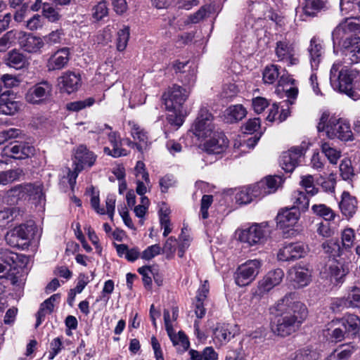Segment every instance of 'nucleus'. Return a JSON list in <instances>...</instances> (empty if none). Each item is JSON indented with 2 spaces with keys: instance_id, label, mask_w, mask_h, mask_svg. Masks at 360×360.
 <instances>
[{
  "instance_id": "1",
  "label": "nucleus",
  "mask_w": 360,
  "mask_h": 360,
  "mask_svg": "<svg viewBox=\"0 0 360 360\" xmlns=\"http://www.w3.org/2000/svg\"><path fill=\"white\" fill-rule=\"evenodd\" d=\"M291 293L286 295L278 304L276 315L272 330L278 335L285 337L297 330L308 316L304 304L292 302Z\"/></svg>"
},
{
  "instance_id": "2",
  "label": "nucleus",
  "mask_w": 360,
  "mask_h": 360,
  "mask_svg": "<svg viewBox=\"0 0 360 360\" xmlns=\"http://www.w3.org/2000/svg\"><path fill=\"white\" fill-rule=\"evenodd\" d=\"M319 132L325 131L326 136L331 139H338L342 141L353 140V133L349 121L338 117L327 111L323 112L317 124Z\"/></svg>"
},
{
  "instance_id": "3",
  "label": "nucleus",
  "mask_w": 360,
  "mask_h": 360,
  "mask_svg": "<svg viewBox=\"0 0 360 360\" xmlns=\"http://www.w3.org/2000/svg\"><path fill=\"white\" fill-rule=\"evenodd\" d=\"M326 330L331 342H339L354 338L360 330V318L353 314H345L341 319L331 321Z\"/></svg>"
},
{
  "instance_id": "4",
  "label": "nucleus",
  "mask_w": 360,
  "mask_h": 360,
  "mask_svg": "<svg viewBox=\"0 0 360 360\" xmlns=\"http://www.w3.org/2000/svg\"><path fill=\"white\" fill-rule=\"evenodd\" d=\"M357 72L346 66H342L340 62L335 63L330 72V82L332 87L341 93H344L353 100L360 98L354 96V88L359 81Z\"/></svg>"
},
{
  "instance_id": "5",
  "label": "nucleus",
  "mask_w": 360,
  "mask_h": 360,
  "mask_svg": "<svg viewBox=\"0 0 360 360\" xmlns=\"http://www.w3.org/2000/svg\"><path fill=\"white\" fill-rule=\"evenodd\" d=\"M35 230L36 226L33 222L22 224L6 233V241L11 247L26 249L30 245Z\"/></svg>"
},
{
  "instance_id": "6",
  "label": "nucleus",
  "mask_w": 360,
  "mask_h": 360,
  "mask_svg": "<svg viewBox=\"0 0 360 360\" xmlns=\"http://www.w3.org/2000/svg\"><path fill=\"white\" fill-rule=\"evenodd\" d=\"M189 87L178 84L169 86L162 95V100L167 110L179 111L190 94Z\"/></svg>"
},
{
  "instance_id": "7",
  "label": "nucleus",
  "mask_w": 360,
  "mask_h": 360,
  "mask_svg": "<svg viewBox=\"0 0 360 360\" xmlns=\"http://www.w3.org/2000/svg\"><path fill=\"white\" fill-rule=\"evenodd\" d=\"M267 226V222L254 224L240 231L239 240L250 246L263 244L266 241L270 233Z\"/></svg>"
},
{
  "instance_id": "8",
  "label": "nucleus",
  "mask_w": 360,
  "mask_h": 360,
  "mask_svg": "<svg viewBox=\"0 0 360 360\" xmlns=\"http://www.w3.org/2000/svg\"><path fill=\"white\" fill-rule=\"evenodd\" d=\"M260 267V260H248L237 269L235 274L236 283L240 287L249 285L255 279L259 272Z\"/></svg>"
},
{
  "instance_id": "9",
  "label": "nucleus",
  "mask_w": 360,
  "mask_h": 360,
  "mask_svg": "<svg viewBox=\"0 0 360 360\" xmlns=\"http://www.w3.org/2000/svg\"><path fill=\"white\" fill-rule=\"evenodd\" d=\"M53 86L48 81H42L31 86L26 92L25 101L34 105L46 103L52 94Z\"/></svg>"
},
{
  "instance_id": "10",
  "label": "nucleus",
  "mask_w": 360,
  "mask_h": 360,
  "mask_svg": "<svg viewBox=\"0 0 360 360\" xmlns=\"http://www.w3.org/2000/svg\"><path fill=\"white\" fill-rule=\"evenodd\" d=\"M309 247L302 242L289 243L281 247L277 252V258L281 262H294L304 257Z\"/></svg>"
},
{
  "instance_id": "11",
  "label": "nucleus",
  "mask_w": 360,
  "mask_h": 360,
  "mask_svg": "<svg viewBox=\"0 0 360 360\" xmlns=\"http://www.w3.org/2000/svg\"><path fill=\"white\" fill-rule=\"evenodd\" d=\"M212 121L213 116L208 109L201 108L193 124V131L195 136L199 139L211 136L212 133L215 131Z\"/></svg>"
},
{
  "instance_id": "12",
  "label": "nucleus",
  "mask_w": 360,
  "mask_h": 360,
  "mask_svg": "<svg viewBox=\"0 0 360 360\" xmlns=\"http://www.w3.org/2000/svg\"><path fill=\"white\" fill-rule=\"evenodd\" d=\"M309 143L302 141L298 146L292 147L289 150L283 153L280 165L286 172H292L298 165L299 159L309 148Z\"/></svg>"
},
{
  "instance_id": "13",
  "label": "nucleus",
  "mask_w": 360,
  "mask_h": 360,
  "mask_svg": "<svg viewBox=\"0 0 360 360\" xmlns=\"http://www.w3.org/2000/svg\"><path fill=\"white\" fill-rule=\"evenodd\" d=\"M349 265L348 262L330 260L324 267V274L333 285H338L345 281V278L349 271Z\"/></svg>"
},
{
  "instance_id": "14",
  "label": "nucleus",
  "mask_w": 360,
  "mask_h": 360,
  "mask_svg": "<svg viewBox=\"0 0 360 360\" xmlns=\"http://www.w3.org/2000/svg\"><path fill=\"white\" fill-rule=\"evenodd\" d=\"M41 193L39 186L29 183L19 184L11 188L6 192L8 202L15 204L19 200L25 199L27 197L39 195Z\"/></svg>"
},
{
  "instance_id": "15",
  "label": "nucleus",
  "mask_w": 360,
  "mask_h": 360,
  "mask_svg": "<svg viewBox=\"0 0 360 360\" xmlns=\"http://www.w3.org/2000/svg\"><path fill=\"white\" fill-rule=\"evenodd\" d=\"M275 53L278 60L285 62L288 65H297L299 63L294 44L289 41H277Z\"/></svg>"
},
{
  "instance_id": "16",
  "label": "nucleus",
  "mask_w": 360,
  "mask_h": 360,
  "mask_svg": "<svg viewBox=\"0 0 360 360\" xmlns=\"http://www.w3.org/2000/svg\"><path fill=\"white\" fill-rule=\"evenodd\" d=\"M4 153L14 159L22 160L34 154V148L28 143L15 141L6 146L3 150Z\"/></svg>"
},
{
  "instance_id": "17",
  "label": "nucleus",
  "mask_w": 360,
  "mask_h": 360,
  "mask_svg": "<svg viewBox=\"0 0 360 360\" xmlns=\"http://www.w3.org/2000/svg\"><path fill=\"white\" fill-rule=\"evenodd\" d=\"M70 59V49L64 47L52 54L47 60L46 68L49 72L60 70L65 68Z\"/></svg>"
},
{
  "instance_id": "18",
  "label": "nucleus",
  "mask_w": 360,
  "mask_h": 360,
  "mask_svg": "<svg viewBox=\"0 0 360 360\" xmlns=\"http://www.w3.org/2000/svg\"><path fill=\"white\" fill-rule=\"evenodd\" d=\"M211 138L204 143V148L209 154H220L225 151L229 140L221 131H214Z\"/></svg>"
},
{
  "instance_id": "19",
  "label": "nucleus",
  "mask_w": 360,
  "mask_h": 360,
  "mask_svg": "<svg viewBox=\"0 0 360 360\" xmlns=\"http://www.w3.org/2000/svg\"><path fill=\"white\" fill-rule=\"evenodd\" d=\"M289 276L296 288H304L311 282V270L306 266L296 265L289 271Z\"/></svg>"
},
{
  "instance_id": "20",
  "label": "nucleus",
  "mask_w": 360,
  "mask_h": 360,
  "mask_svg": "<svg viewBox=\"0 0 360 360\" xmlns=\"http://www.w3.org/2000/svg\"><path fill=\"white\" fill-rule=\"evenodd\" d=\"M74 164L78 170H82L85 167H91L94 165L96 155L84 145L79 146L74 153Z\"/></svg>"
},
{
  "instance_id": "21",
  "label": "nucleus",
  "mask_w": 360,
  "mask_h": 360,
  "mask_svg": "<svg viewBox=\"0 0 360 360\" xmlns=\"http://www.w3.org/2000/svg\"><path fill=\"white\" fill-rule=\"evenodd\" d=\"M81 84L80 75L74 72L67 71L58 77V85L60 89L69 94L77 91Z\"/></svg>"
},
{
  "instance_id": "22",
  "label": "nucleus",
  "mask_w": 360,
  "mask_h": 360,
  "mask_svg": "<svg viewBox=\"0 0 360 360\" xmlns=\"http://www.w3.org/2000/svg\"><path fill=\"white\" fill-rule=\"evenodd\" d=\"M163 316L167 335L169 337L173 345H181L184 349H187L189 347V341L184 332L179 331L178 334H175V332L173 329V326L171 323L170 314L169 310L165 309L163 312Z\"/></svg>"
},
{
  "instance_id": "23",
  "label": "nucleus",
  "mask_w": 360,
  "mask_h": 360,
  "mask_svg": "<svg viewBox=\"0 0 360 360\" xmlns=\"http://www.w3.org/2000/svg\"><path fill=\"white\" fill-rule=\"evenodd\" d=\"M300 215L295 207L283 209L276 216L277 226L281 229L292 227L297 223Z\"/></svg>"
},
{
  "instance_id": "24",
  "label": "nucleus",
  "mask_w": 360,
  "mask_h": 360,
  "mask_svg": "<svg viewBox=\"0 0 360 360\" xmlns=\"http://www.w3.org/2000/svg\"><path fill=\"white\" fill-rule=\"evenodd\" d=\"M357 200L352 196L347 191H343L341 195V200L339 202V208L342 214L347 219L354 216L357 210Z\"/></svg>"
},
{
  "instance_id": "25",
  "label": "nucleus",
  "mask_w": 360,
  "mask_h": 360,
  "mask_svg": "<svg viewBox=\"0 0 360 360\" xmlns=\"http://www.w3.org/2000/svg\"><path fill=\"white\" fill-rule=\"evenodd\" d=\"M284 276L281 269H276L268 272L259 283V289L262 292H268L275 286L279 285Z\"/></svg>"
},
{
  "instance_id": "26",
  "label": "nucleus",
  "mask_w": 360,
  "mask_h": 360,
  "mask_svg": "<svg viewBox=\"0 0 360 360\" xmlns=\"http://www.w3.org/2000/svg\"><path fill=\"white\" fill-rule=\"evenodd\" d=\"M360 42V37L356 34H351L348 37H345L342 41V47L347 51L346 53L351 55L352 58H350L352 63H358L360 60V46L359 45Z\"/></svg>"
},
{
  "instance_id": "27",
  "label": "nucleus",
  "mask_w": 360,
  "mask_h": 360,
  "mask_svg": "<svg viewBox=\"0 0 360 360\" xmlns=\"http://www.w3.org/2000/svg\"><path fill=\"white\" fill-rule=\"evenodd\" d=\"M307 51L309 52L311 70H317L324 53L322 44L316 37H313L310 41Z\"/></svg>"
},
{
  "instance_id": "28",
  "label": "nucleus",
  "mask_w": 360,
  "mask_h": 360,
  "mask_svg": "<svg viewBox=\"0 0 360 360\" xmlns=\"http://www.w3.org/2000/svg\"><path fill=\"white\" fill-rule=\"evenodd\" d=\"M10 92V91H6L0 96V113L13 115L20 110L22 104L19 101L7 98Z\"/></svg>"
},
{
  "instance_id": "29",
  "label": "nucleus",
  "mask_w": 360,
  "mask_h": 360,
  "mask_svg": "<svg viewBox=\"0 0 360 360\" xmlns=\"http://www.w3.org/2000/svg\"><path fill=\"white\" fill-rule=\"evenodd\" d=\"M352 32H354L352 31V27L350 26L349 20H346L345 22L340 23L332 32L333 44H340L345 37L350 35Z\"/></svg>"
},
{
  "instance_id": "30",
  "label": "nucleus",
  "mask_w": 360,
  "mask_h": 360,
  "mask_svg": "<svg viewBox=\"0 0 360 360\" xmlns=\"http://www.w3.org/2000/svg\"><path fill=\"white\" fill-rule=\"evenodd\" d=\"M44 46L43 38L28 34L22 43V47L25 51L31 53L39 52Z\"/></svg>"
},
{
  "instance_id": "31",
  "label": "nucleus",
  "mask_w": 360,
  "mask_h": 360,
  "mask_svg": "<svg viewBox=\"0 0 360 360\" xmlns=\"http://www.w3.org/2000/svg\"><path fill=\"white\" fill-rule=\"evenodd\" d=\"M25 175L22 168L0 172V185L6 186L20 179Z\"/></svg>"
},
{
  "instance_id": "32",
  "label": "nucleus",
  "mask_w": 360,
  "mask_h": 360,
  "mask_svg": "<svg viewBox=\"0 0 360 360\" xmlns=\"http://www.w3.org/2000/svg\"><path fill=\"white\" fill-rule=\"evenodd\" d=\"M131 134L134 140H138L140 143H130L132 147H136L139 151L142 150L143 145H146L148 142L147 132L145 131L139 125L133 123L131 127Z\"/></svg>"
},
{
  "instance_id": "33",
  "label": "nucleus",
  "mask_w": 360,
  "mask_h": 360,
  "mask_svg": "<svg viewBox=\"0 0 360 360\" xmlns=\"http://www.w3.org/2000/svg\"><path fill=\"white\" fill-rule=\"evenodd\" d=\"M320 357L319 352L311 347H305L296 350L292 354V360H318Z\"/></svg>"
},
{
  "instance_id": "34",
  "label": "nucleus",
  "mask_w": 360,
  "mask_h": 360,
  "mask_svg": "<svg viewBox=\"0 0 360 360\" xmlns=\"http://www.w3.org/2000/svg\"><path fill=\"white\" fill-rule=\"evenodd\" d=\"M233 337L234 334L231 331L229 324L218 325L214 330V340L220 344L228 342Z\"/></svg>"
},
{
  "instance_id": "35",
  "label": "nucleus",
  "mask_w": 360,
  "mask_h": 360,
  "mask_svg": "<svg viewBox=\"0 0 360 360\" xmlns=\"http://www.w3.org/2000/svg\"><path fill=\"white\" fill-rule=\"evenodd\" d=\"M292 200L293 201V206L296 210L305 212L308 210L309 205V199L306 193L303 191H296L293 193Z\"/></svg>"
},
{
  "instance_id": "36",
  "label": "nucleus",
  "mask_w": 360,
  "mask_h": 360,
  "mask_svg": "<svg viewBox=\"0 0 360 360\" xmlns=\"http://www.w3.org/2000/svg\"><path fill=\"white\" fill-rule=\"evenodd\" d=\"M313 214L322 217L326 221H333L336 217L335 212L325 204H315L311 206Z\"/></svg>"
},
{
  "instance_id": "37",
  "label": "nucleus",
  "mask_w": 360,
  "mask_h": 360,
  "mask_svg": "<svg viewBox=\"0 0 360 360\" xmlns=\"http://www.w3.org/2000/svg\"><path fill=\"white\" fill-rule=\"evenodd\" d=\"M0 259L4 265L8 266V272L12 269H15L20 255L9 250H1L0 252Z\"/></svg>"
},
{
  "instance_id": "38",
  "label": "nucleus",
  "mask_w": 360,
  "mask_h": 360,
  "mask_svg": "<svg viewBox=\"0 0 360 360\" xmlns=\"http://www.w3.org/2000/svg\"><path fill=\"white\" fill-rule=\"evenodd\" d=\"M323 6L322 0H305L302 10L305 15L314 17Z\"/></svg>"
},
{
  "instance_id": "39",
  "label": "nucleus",
  "mask_w": 360,
  "mask_h": 360,
  "mask_svg": "<svg viewBox=\"0 0 360 360\" xmlns=\"http://www.w3.org/2000/svg\"><path fill=\"white\" fill-rule=\"evenodd\" d=\"M354 351V347L350 345H342L340 348L335 349L326 359V360H347Z\"/></svg>"
},
{
  "instance_id": "40",
  "label": "nucleus",
  "mask_w": 360,
  "mask_h": 360,
  "mask_svg": "<svg viewBox=\"0 0 360 360\" xmlns=\"http://www.w3.org/2000/svg\"><path fill=\"white\" fill-rule=\"evenodd\" d=\"M53 308L54 304L48 301L47 299L41 304L39 309L36 314V328L41 324L47 314H51L53 312Z\"/></svg>"
},
{
  "instance_id": "41",
  "label": "nucleus",
  "mask_w": 360,
  "mask_h": 360,
  "mask_svg": "<svg viewBox=\"0 0 360 360\" xmlns=\"http://www.w3.org/2000/svg\"><path fill=\"white\" fill-rule=\"evenodd\" d=\"M25 63V57L22 53L15 50L9 52L7 58V63L9 66L20 69L24 67Z\"/></svg>"
},
{
  "instance_id": "42",
  "label": "nucleus",
  "mask_w": 360,
  "mask_h": 360,
  "mask_svg": "<svg viewBox=\"0 0 360 360\" xmlns=\"http://www.w3.org/2000/svg\"><path fill=\"white\" fill-rule=\"evenodd\" d=\"M129 36L130 28L127 25H124L123 27L117 32V49L119 51H122L126 49Z\"/></svg>"
},
{
  "instance_id": "43",
  "label": "nucleus",
  "mask_w": 360,
  "mask_h": 360,
  "mask_svg": "<svg viewBox=\"0 0 360 360\" xmlns=\"http://www.w3.org/2000/svg\"><path fill=\"white\" fill-rule=\"evenodd\" d=\"M279 68L276 65H268L263 72V80L265 84H274L279 77Z\"/></svg>"
},
{
  "instance_id": "44",
  "label": "nucleus",
  "mask_w": 360,
  "mask_h": 360,
  "mask_svg": "<svg viewBox=\"0 0 360 360\" xmlns=\"http://www.w3.org/2000/svg\"><path fill=\"white\" fill-rule=\"evenodd\" d=\"M321 150L331 164H336L340 158V151L333 148L328 142L321 143Z\"/></svg>"
},
{
  "instance_id": "45",
  "label": "nucleus",
  "mask_w": 360,
  "mask_h": 360,
  "mask_svg": "<svg viewBox=\"0 0 360 360\" xmlns=\"http://www.w3.org/2000/svg\"><path fill=\"white\" fill-rule=\"evenodd\" d=\"M324 252L330 257H339L341 254V248L339 242L336 240H329L322 244Z\"/></svg>"
},
{
  "instance_id": "46",
  "label": "nucleus",
  "mask_w": 360,
  "mask_h": 360,
  "mask_svg": "<svg viewBox=\"0 0 360 360\" xmlns=\"http://www.w3.org/2000/svg\"><path fill=\"white\" fill-rule=\"evenodd\" d=\"M95 102L94 98L90 97L83 101H77L66 104V109L69 111L78 112L86 107L91 106Z\"/></svg>"
},
{
  "instance_id": "47",
  "label": "nucleus",
  "mask_w": 360,
  "mask_h": 360,
  "mask_svg": "<svg viewBox=\"0 0 360 360\" xmlns=\"http://www.w3.org/2000/svg\"><path fill=\"white\" fill-rule=\"evenodd\" d=\"M301 179L300 184L307 194L314 196L318 193L319 189L314 186V180L312 175L302 176Z\"/></svg>"
},
{
  "instance_id": "48",
  "label": "nucleus",
  "mask_w": 360,
  "mask_h": 360,
  "mask_svg": "<svg viewBox=\"0 0 360 360\" xmlns=\"http://www.w3.org/2000/svg\"><path fill=\"white\" fill-rule=\"evenodd\" d=\"M247 111L242 105H236L229 108L228 115L231 122H238L244 118Z\"/></svg>"
},
{
  "instance_id": "49",
  "label": "nucleus",
  "mask_w": 360,
  "mask_h": 360,
  "mask_svg": "<svg viewBox=\"0 0 360 360\" xmlns=\"http://www.w3.org/2000/svg\"><path fill=\"white\" fill-rule=\"evenodd\" d=\"M108 14V8L107 2L104 0L99 1L92 9L93 18L98 21L102 20L104 17Z\"/></svg>"
},
{
  "instance_id": "50",
  "label": "nucleus",
  "mask_w": 360,
  "mask_h": 360,
  "mask_svg": "<svg viewBox=\"0 0 360 360\" xmlns=\"http://www.w3.org/2000/svg\"><path fill=\"white\" fill-rule=\"evenodd\" d=\"M178 242L174 237H169L167 239L161 252L166 254L167 259H172L174 256Z\"/></svg>"
},
{
  "instance_id": "51",
  "label": "nucleus",
  "mask_w": 360,
  "mask_h": 360,
  "mask_svg": "<svg viewBox=\"0 0 360 360\" xmlns=\"http://www.w3.org/2000/svg\"><path fill=\"white\" fill-rule=\"evenodd\" d=\"M248 188L250 191V194L252 196V199L257 198H261L269 194V191H268V190H266L267 188L264 187V182H262V181Z\"/></svg>"
},
{
  "instance_id": "52",
  "label": "nucleus",
  "mask_w": 360,
  "mask_h": 360,
  "mask_svg": "<svg viewBox=\"0 0 360 360\" xmlns=\"http://www.w3.org/2000/svg\"><path fill=\"white\" fill-rule=\"evenodd\" d=\"M63 36L64 32L63 30H56L44 36L43 40L44 41V44H46L49 46H52L60 44Z\"/></svg>"
},
{
  "instance_id": "53",
  "label": "nucleus",
  "mask_w": 360,
  "mask_h": 360,
  "mask_svg": "<svg viewBox=\"0 0 360 360\" xmlns=\"http://www.w3.org/2000/svg\"><path fill=\"white\" fill-rule=\"evenodd\" d=\"M340 175L345 180L351 179L354 176V169L350 160H343L340 165Z\"/></svg>"
},
{
  "instance_id": "54",
  "label": "nucleus",
  "mask_w": 360,
  "mask_h": 360,
  "mask_svg": "<svg viewBox=\"0 0 360 360\" xmlns=\"http://www.w3.org/2000/svg\"><path fill=\"white\" fill-rule=\"evenodd\" d=\"M179 243L178 245V256L179 257H183L186 250L190 246V243L191 241V238L189 235H186L184 233V229H182L181 233L179 238Z\"/></svg>"
},
{
  "instance_id": "55",
  "label": "nucleus",
  "mask_w": 360,
  "mask_h": 360,
  "mask_svg": "<svg viewBox=\"0 0 360 360\" xmlns=\"http://www.w3.org/2000/svg\"><path fill=\"white\" fill-rule=\"evenodd\" d=\"M138 272L142 276V280L145 288L150 289L152 285V276L154 274L149 266H144L139 268Z\"/></svg>"
},
{
  "instance_id": "56",
  "label": "nucleus",
  "mask_w": 360,
  "mask_h": 360,
  "mask_svg": "<svg viewBox=\"0 0 360 360\" xmlns=\"http://www.w3.org/2000/svg\"><path fill=\"white\" fill-rule=\"evenodd\" d=\"M349 307H360V288L353 287L346 297Z\"/></svg>"
},
{
  "instance_id": "57",
  "label": "nucleus",
  "mask_w": 360,
  "mask_h": 360,
  "mask_svg": "<svg viewBox=\"0 0 360 360\" xmlns=\"http://www.w3.org/2000/svg\"><path fill=\"white\" fill-rule=\"evenodd\" d=\"M63 349V338L57 337L52 340L50 343V351L49 353V359L52 360Z\"/></svg>"
},
{
  "instance_id": "58",
  "label": "nucleus",
  "mask_w": 360,
  "mask_h": 360,
  "mask_svg": "<svg viewBox=\"0 0 360 360\" xmlns=\"http://www.w3.org/2000/svg\"><path fill=\"white\" fill-rule=\"evenodd\" d=\"M281 177L279 176H269L264 180H262L264 182V187L267 188L266 190L269 191V194L276 191L277 188L281 183Z\"/></svg>"
},
{
  "instance_id": "59",
  "label": "nucleus",
  "mask_w": 360,
  "mask_h": 360,
  "mask_svg": "<svg viewBox=\"0 0 360 360\" xmlns=\"http://www.w3.org/2000/svg\"><path fill=\"white\" fill-rule=\"evenodd\" d=\"M162 248L158 244L148 246L141 253V257L145 260H150L161 253Z\"/></svg>"
},
{
  "instance_id": "60",
  "label": "nucleus",
  "mask_w": 360,
  "mask_h": 360,
  "mask_svg": "<svg viewBox=\"0 0 360 360\" xmlns=\"http://www.w3.org/2000/svg\"><path fill=\"white\" fill-rule=\"evenodd\" d=\"M235 198L238 205H247L253 200L248 188H243L236 193Z\"/></svg>"
},
{
  "instance_id": "61",
  "label": "nucleus",
  "mask_w": 360,
  "mask_h": 360,
  "mask_svg": "<svg viewBox=\"0 0 360 360\" xmlns=\"http://www.w3.org/2000/svg\"><path fill=\"white\" fill-rule=\"evenodd\" d=\"M355 239L354 231L351 228L345 229L342 233V242L345 248H351Z\"/></svg>"
},
{
  "instance_id": "62",
  "label": "nucleus",
  "mask_w": 360,
  "mask_h": 360,
  "mask_svg": "<svg viewBox=\"0 0 360 360\" xmlns=\"http://www.w3.org/2000/svg\"><path fill=\"white\" fill-rule=\"evenodd\" d=\"M213 202V196L204 195L201 199L200 213L202 218L205 219L208 217V209Z\"/></svg>"
},
{
  "instance_id": "63",
  "label": "nucleus",
  "mask_w": 360,
  "mask_h": 360,
  "mask_svg": "<svg viewBox=\"0 0 360 360\" xmlns=\"http://www.w3.org/2000/svg\"><path fill=\"white\" fill-rule=\"evenodd\" d=\"M43 26V18L39 14L34 15L26 22V27L31 30H37Z\"/></svg>"
},
{
  "instance_id": "64",
  "label": "nucleus",
  "mask_w": 360,
  "mask_h": 360,
  "mask_svg": "<svg viewBox=\"0 0 360 360\" xmlns=\"http://www.w3.org/2000/svg\"><path fill=\"white\" fill-rule=\"evenodd\" d=\"M43 15L44 18L48 19L51 22H57L60 18V15L53 7L49 6H44L43 8Z\"/></svg>"
}]
</instances>
